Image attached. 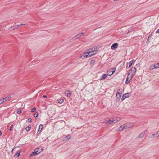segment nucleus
I'll list each match as a JSON object with an SVG mask.
<instances>
[{
  "label": "nucleus",
  "instance_id": "f257e3e1",
  "mask_svg": "<svg viewBox=\"0 0 159 159\" xmlns=\"http://www.w3.org/2000/svg\"><path fill=\"white\" fill-rule=\"evenodd\" d=\"M120 119L119 117H116L112 118L111 120H109L106 121L107 124H111L114 123H116L120 120Z\"/></svg>",
  "mask_w": 159,
  "mask_h": 159
},
{
  "label": "nucleus",
  "instance_id": "f03ea898",
  "mask_svg": "<svg viewBox=\"0 0 159 159\" xmlns=\"http://www.w3.org/2000/svg\"><path fill=\"white\" fill-rule=\"evenodd\" d=\"M122 93V89L121 88L118 89L117 90L116 95V100L119 101L120 99Z\"/></svg>",
  "mask_w": 159,
  "mask_h": 159
},
{
  "label": "nucleus",
  "instance_id": "7ed1b4c3",
  "mask_svg": "<svg viewBox=\"0 0 159 159\" xmlns=\"http://www.w3.org/2000/svg\"><path fill=\"white\" fill-rule=\"evenodd\" d=\"M41 151L40 150L39 148L37 147L36 148L33 152L30 155V156H33L36 155H38L42 151V149H41Z\"/></svg>",
  "mask_w": 159,
  "mask_h": 159
},
{
  "label": "nucleus",
  "instance_id": "20e7f679",
  "mask_svg": "<svg viewBox=\"0 0 159 159\" xmlns=\"http://www.w3.org/2000/svg\"><path fill=\"white\" fill-rule=\"evenodd\" d=\"M137 70L136 68L135 67H132L130 69L129 72H130L131 73V79H132L133 76L135 74Z\"/></svg>",
  "mask_w": 159,
  "mask_h": 159
},
{
  "label": "nucleus",
  "instance_id": "39448f33",
  "mask_svg": "<svg viewBox=\"0 0 159 159\" xmlns=\"http://www.w3.org/2000/svg\"><path fill=\"white\" fill-rule=\"evenodd\" d=\"M84 34V33L81 32L80 33L78 34L77 35H75L74 37L73 38L71 39V41H73L75 40L76 39L78 38Z\"/></svg>",
  "mask_w": 159,
  "mask_h": 159
},
{
  "label": "nucleus",
  "instance_id": "423d86ee",
  "mask_svg": "<svg viewBox=\"0 0 159 159\" xmlns=\"http://www.w3.org/2000/svg\"><path fill=\"white\" fill-rule=\"evenodd\" d=\"M131 94L130 93H127L124 94L122 97L121 100L123 101L125 100L126 98L129 97L130 96Z\"/></svg>",
  "mask_w": 159,
  "mask_h": 159
},
{
  "label": "nucleus",
  "instance_id": "0eeeda50",
  "mask_svg": "<svg viewBox=\"0 0 159 159\" xmlns=\"http://www.w3.org/2000/svg\"><path fill=\"white\" fill-rule=\"evenodd\" d=\"M118 46V44L117 43H113L111 46V48L113 50H115L116 49Z\"/></svg>",
  "mask_w": 159,
  "mask_h": 159
},
{
  "label": "nucleus",
  "instance_id": "6e6552de",
  "mask_svg": "<svg viewBox=\"0 0 159 159\" xmlns=\"http://www.w3.org/2000/svg\"><path fill=\"white\" fill-rule=\"evenodd\" d=\"M147 130H146L143 132L141 134H140L138 136L139 138H142L143 137L144 135L147 132Z\"/></svg>",
  "mask_w": 159,
  "mask_h": 159
},
{
  "label": "nucleus",
  "instance_id": "1a4fd4ad",
  "mask_svg": "<svg viewBox=\"0 0 159 159\" xmlns=\"http://www.w3.org/2000/svg\"><path fill=\"white\" fill-rule=\"evenodd\" d=\"M127 128V127L126 125H122L118 128V130L119 131H121L123 130V129H125ZM128 128L129 127H128Z\"/></svg>",
  "mask_w": 159,
  "mask_h": 159
},
{
  "label": "nucleus",
  "instance_id": "9d476101",
  "mask_svg": "<svg viewBox=\"0 0 159 159\" xmlns=\"http://www.w3.org/2000/svg\"><path fill=\"white\" fill-rule=\"evenodd\" d=\"M22 151L21 150H19L17 153H16L14 156V157L16 158L17 157H18L19 155H20V154L21 153V152Z\"/></svg>",
  "mask_w": 159,
  "mask_h": 159
},
{
  "label": "nucleus",
  "instance_id": "9b49d317",
  "mask_svg": "<svg viewBox=\"0 0 159 159\" xmlns=\"http://www.w3.org/2000/svg\"><path fill=\"white\" fill-rule=\"evenodd\" d=\"M130 74V73H128L127 77L126 78V81H125V83L126 84L129 83L130 82V80L132 79H131V77L130 78V79H129L128 77L129 75Z\"/></svg>",
  "mask_w": 159,
  "mask_h": 159
},
{
  "label": "nucleus",
  "instance_id": "f8f14e48",
  "mask_svg": "<svg viewBox=\"0 0 159 159\" xmlns=\"http://www.w3.org/2000/svg\"><path fill=\"white\" fill-rule=\"evenodd\" d=\"M89 56L88 54H86V55H81L80 57V58H87V57H89Z\"/></svg>",
  "mask_w": 159,
  "mask_h": 159
},
{
  "label": "nucleus",
  "instance_id": "ddd939ff",
  "mask_svg": "<svg viewBox=\"0 0 159 159\" xmlns=\"http://www.w3.org/2000/svg\"><path fill=\"white\" fill-rule=\"evenodd\" d=\"M11 98V96L10 95L7 96L4 98H3V100L4 101V102H5L6 101L8 100L9 99H10Z\"/></svg>",
  "mask_w": 159,
  "mask_h": 159
},
{
  "label": "nucleus",
  "instance_id": "4468645a",
  "mask_svg": "<svg viewBox=\"0 0 159 159\" xmlns=\"http://www.w3.org/2000/svg\"><path fill=\"white\" fill-rule=\"evenodd\" d=\"M108 75H108V74H103L102 75V76L101 77V79H100V80H102L103 79H105V78H106L107 77V76Z\"/></svg>",
  "mask_w": 159,
  "mask_h": 159
},
{
  "label": "nucleus",
  "instance_id": "2eb2a0df",
  "mask_svg": "<svg viewBox=\"0 0 159 159\" xmlns=\"http://www.w3.org/2000/svg\"><path fill=\"white\" fill-rule=\"evenodd\" d=\"M43 128V125L42 124H40L39 126L38 133L39 132V133H40Z\"/></svg>",
  "mask_w": 159,
  "mask_h": 159
},
{
  "label": "nucleus",
  "instance_id": "dca6fc26",
  "mask_svg": "<svg viewBox=\"0 0 159 159\" xmlns=\"http://www.w3.org/2000/svg\"><path fill=\"white\" fill-rule=\"evenodd\" d=\"M91 51H92V52H93L96 51L98 50V48L97 47H93L92 48H91L90 49Z\"/></svg>",
  "mask_w": 159,
  "mask_h": 159
},
{
  "label": "nucleus",
  "instance_id": "f3484780",
  "mask_svg": "<svg viewBox=\"0 0 159 159\" xmlns=\"http://www.w3.org/2000/svg\"><path fill=\"white\" fill-rule=\"evenodd\" d=\"M70 91L69 90H67L66 92L65 95L67 97H70L71 95V94L70 93Z\"/></svg>",
  "mask_w": 159,
  "mask_h": 159
},
{
  "label": "nucleus",
  "instance_id": "a211bd4d",
  "mask_svg": "<svg viewBox=\"0 0 159 159\" xmlns=\"http://www.w3.org/2000/svg\"><path fill=\"white\" fill-rule=\"evenodd\" d=\"M64 102V100L62 99H59L57 100V102L60 104H61L63 103Z\"/></svg>",
  "mask_w": 159,
  "mask_h": 159
},
{
  "label": "nucleus",
  "instance_id": "6ab92c4d",
  "mask_svg": "<svg viewBox=\"0 0 159 159\" xmlns=\"http://www.w3.org/2000/svg\"><path fill=\"white\" fill-rule=\"evenodd\" d=\"M152 135L153 136H154L155 137L159 136V131L157 132L156 134H153Z\"/></svg>",
  "mask_w": 159,
  "mask_h": 159
},
{
  "label": "nucleus",
  "instance_id": "aec40b11",
  "mask_svg": "<svg viewBox=\"0 0 159 159\" xmlns=\"http://www.w3.org/2000/svg\"><path fill=\"white\" fill-rule=\"evenodd\" d=\"M134 61H135V60H131L130 61V62H129V68L130 67L132 66V65L133 64V62Z\"/></svg>",
  "mask_w": 159,
  "mask_h": 159
},
{
  "label": "nucleus",
  "instance_id": "412c9836",
  "mask_svg": "<svg viewBox=\"0 0 159 159\" xmlns=\"http://www.w3.org/2000/svg\"><path fill=\"white\" fill-rule=\"evenodd\" d=\"M31 128V125H29V126H28V127H26L25 128V130L27 131H29V130Z\"/></svg>",
  "mask_w": 159,
  "mask_h": 159
},
{
  "label": "nucleus",
  "instance_id": "4be33fe9",
  "mask_svg": "<svg viewBox=\"0 0 159 159\" xmlns=\"http://www.w3.org/2000/svg\"><path fill=\"white\" fill-rule=\"evenodd\" d=\"M90 52H92V51H91L90 49H88L85 51V52L84 53V54H89Z\"/></svg>",
  "mask_w": 159,
  "mask_h": 159
},
{
  "label": "nucleus",
  "instance_id": "5701e85b",
  "mask_svg": "<svg viewBox=\"0 0 159 159\" xmlns=\"http://www.w3.org/2000/svg\"><path fill=\"white\" fill-rule=\"evenodd\" d=\"M154 68H159V63L156 64L154 65Z\"/></svg>",
  "mask_w": 159,
  "mask_h": 159
},
{
  "label": "nucleus",
  "instance_id": "b1692460",
  "mask_svg": "<svg viewBox=\"0 0 159 159\" xmlns=\"http://www.w3.org/2000/svg\"><path fill=\"white\" fill-rule=\"evenodd\" d=\"M133 28H130L129 29L127 33L129 34L130 33L132 32L133 31Z\"/></svg>",
  "mask_w": 159,
  "mask_h": 159
},
{
  "label": "nucleus",
  "instance_id": "393cba45",
  "mask_svg": "<svg viewBox=\"0 0 159 159\" xmlns=\"http://www.w3.org/2000/svg\"><path fill=\"white\" fill-rule=\"evenodd\" d=\"M39 114L38 112H36L34 114L33 116L34 117H38Z\"/></svg>",
  "mask_w": 159,
  "mask_h": 159
},
{
  "label": "nucleus",
  "instance_id": "a878e982",
  "mask_svg": "<svg viewBox=\"0 0 159 159\" xmlns=\"http://www.w3.org/2000/svg\"><path fill=\"white\" fill-rule=\"evenodd\" d=\"M95 62V61L94 60H92L90 62V65H92L94 64Z\"/></svg>",
  "mask_w": 159,
  "mask_h": 159
},
{
  "label": "nucleus",
  "instance_id": "bb28decb",
  "mask_svg": "<svg viewBox=\"0 0 159 159\" xmlns=\"http://www.w3.org/2000/svg\"><path fill=\"white\" fill-rule=\"evenodd\" d=\"M71 137V135H68L66 137V138L67 140H68L70 139Z\"/></svg>",
  "mask_w": 159,
  "mask_h": 159
},
{
  "label": "nucleus",
  "instance_id": "cd10ccee",
  "mask_svg": "<svg viewBox=\"0 0 159 159\" xmlns=\"http://www.w3.org/2000/svg\"><path fill=\"white\" fill-rule=\"evenodd\" d=\"M36 110V108L35 107L31 109V112H34Z\"/></svg>",
  "mask_w": 159,
  "mask_h": 159
},
{
  "label": "nucleus",
  "instance_id": "c85d7f7f",
  "mask_svg": "<svg viewBox=\"0 0 159 159\" xmlns=\"http://www.w3.org/2000/svg\"><path fill=\"white\" fill-rule=\"evenodd\" d=\"M13 125H11V126H10V127L9 130L10 131H11L12 130V128H13Z\"/></svg>",
  "mask_w": 159,
  "mask_h": 159
},
{
  "label": "nucleus",
  "instance_id": "c756f323",
  "mask_svg": "<svg viewBox=\"0 0 159 159\" xmlns=\"http://www.w3.org/2000/svg\"><path fill=\"white\" fill-rule=\"evenodd\" d=\"M32 121V119L31 118H29L28 120V121L29 123L31 122Z\"/></svg>",
  "mask_w": 159,
  "mask_h": 159
},
{
  "label": "nucleus",
  "instance_id": "7c9ffc66",
  "mask_svg": "<svg viewBox=\"0 0 159 159\" xmlns=\"http://www.w3.org/2000/svg\"><path fill=\"white\" fill-rule=\"evenodd\" d=\"M5 102L3 100V99L0 100V104H2L3 103Z\"/></svg>",
  "mask_w": 159,
  "mask_h": 159
},
{
  "label": "nucleus",
  "instance_id": "2f4dec72",
  "mask_svg": "<svg viewBox=\"0 0 159 159\" xmlns=\"http://www.w3.org/2000/svg\"><path fill=\"white\" fill-rule=\"evenodd\" d=\"M21 113V111L20 110H18L17 111V113L18 114H20Z\"/></svg>",
  "mask_w": 159,
  "mask_h": 159
},
{
  "label": "nucleus",
  "instance_id": "473e14b6",
  "mask_svg": "<svg viewBox=\"0 0 159 159\" xmlns=\"http://www.w3.org/2000/svg\"><path fill=\"white\" fill-rule=\"evenodd\" d=\"M115 71V70H112V73H111V74H109V76H111V75H112V74L114 73V72Z\"/></svg>",
  "mask_w": 159,
  "mask_h": 159
},
{
  "label": "nucleus",
  "instance_id": "72a5a7b5",
  "mask_svg": "<svg viewBox=\"0 0 159 159\" xmlns=\"http://www.w3.org/2000/svg\"><path fill=\"white\" fill-rule=\"evenodd\" d=\"M92 53H93V52H90V53L89 54V57L93 55V54H92Z\"/></svg>",
  "mask_w": 159,
  "mask_h": 159
},
{
  "label": "nucleus",
  "instance_id": "f704fd0d",
  "mask_svg": "<svg viewBox=\"0 0 159 159\" xmlns=\"http://www.w3.org/2000/svg\"><path fill=\"white\" fill-rule=\"evenodd\" d=\"M19 26V25H16L14 26V28H15H15H18Z\"/></svg>",
  "mask_w": 159,
  "mask_h": 159
},
{
  "label": "nucleus",
  "instance_id": "c9c22d12",
  "mask_svg": "<svg viewBox=\"0 0 159 159\" xmlns=\"http://www.w3.org/2000/svg\"><path fill=\"white\" fill-rule=\"evenodd\" d=\"M11 30H14L15 29V28H14V26H11Z\"/></svg>",
  "mask_w": 159,
  "mask_h": 159
},
{
  "label": "nucleus",
  "instance_id": "e433bc0d",
  "mask_svg": "<svg viewBox=\"0 0 159 159\" xmlns=\"http://www.w3.org/2000/svg\"><path fill=\"white\" fill-rule=\"evenodd\" d=\"M159 33V29H158L157 30L156 32V33Z\"/></svg>",
  "mask_w": 159,
  "mask_h": 159
},
{
  "label": "nucleus",
  "instance_id": "4c0bfd02",
  "mask_svg": "<svg viewBox=\"0 0 159 159\" xmlns=\"http://www.w3.org/2000/svg\"><path fill=\"white\" fill-rule=\"evenodd\" d=\"M149 37H148L147 41V42L148 43H149L150 42V41H149Z\"/></svg>",
  "mask_w": 159,
  "mask_h": 159
},
{
  "label": "nucleus",
  "instance_id": "58836bf2",
  "mask_svg": "<svg viewBox=\"0 0 159 159\" xmlns=\"http://www.w3.org/2000/svg\"><path fill=\"white\" fill-rule=\"evenodd\" d=\"M43 97L44 98H46L47 97V96L46 95H43Z\"/></svg>",
  "mask_w": 159,
  "mask_h": 159
},
{
  "label": "nucleus",
  "instance_id": "ea45409f",
  "mask_svg": "<svg viewBox=\"0 0 159 159\" xmlns=\"http://www.w3.org/2000/svg\"><path fill=\"white\" fill-rule=\"evenodd\" d=\"M152 36V34H150L148 37H149V38L151 36Z\"/></svg>",
  "mask_w": 159,
  "mask_h": 159
},
{
  "label": "nucleus",
  "instance_id": "a19ab883",
  "mask_svg": "<svg viewBox=\"0 0 159 159\" xmlns=\"http://www.w3.org/2000/svg\"><path fill=\"white\" fill-rule=\"evenodd\" d=\"M2 132H1V131H0V136L1 135H2Z\"/></svg>",
  "mask_w": 159,
  "mask_h": 159
},
{
  "label": "nucleus",
  "instance_id": "79ce46f5",
  "mask_svg": "<svg viewBox=\"0 0 159 159\" xmlns=\"http://www.w3.org/2000/svg\"><path fill=\"white\" fill-rule=\"evenodd\" d=\"M13 150H14V149H12V151H11V153H13Z\"/></svg>",
  "mask_w": 159,
  "mask_h": 159
},
{
  "label": "nucleus",
  "instance_id": "37998d69",
  "mask_svg": "<svg viewBox=\"0 0 159 159\" xmlns=\"http://www.w3.org/2000/svg\"><path fill=\"white\" fill-rule=\"evenodd\" d=\"M92 54H93V55H94L95 54V53L94 52H93L92 53Z\"/></svg>",
  "mask_w": 159,
  "mask_h": 159
},
{
  "label": "nucleus",
  "instance_id": "c03bdc74",
  "mask_svg": "<svg viewBox=\"0 0 159 159\" xmlns=\"http://www.w3.org/2000/svg\"><path fill=\"white\" fill-rule=\"evenodd\" d=\"M19 25V26H22V25H21V24H20V25Z\"/></svg>",
  "mask_w": 159,
  "mask_h": 159
},
{
  "label": "nucleus",
  "instance_id": "a18cd8bd",
  "mask_svg": "<svg viewBox=\"0 0 159 159\" xmlns=\"http://www.w3.org/2000/svg\"><path fill=\"white\" fill-rule=\"evenodd\" d=\"M25 25V24H21V25Z\"/></svg>",
  "mask_w": 159,
  "mask_h": 159
},
{
  "label": "nucleus",
  "instance_id": "49530a36",
  "mask_svg": "<svg viewBox=\"0 0 159 159\" xmlns=\"http://www.w3.org/2000/svg\"><path fill=\"white\" fill-rule=\"evenodd\" d=\"M116 68H114V70H116Z\"/></svg>",
  "mask_w": 159,
  "mask_h": 159
}]
</instances>
